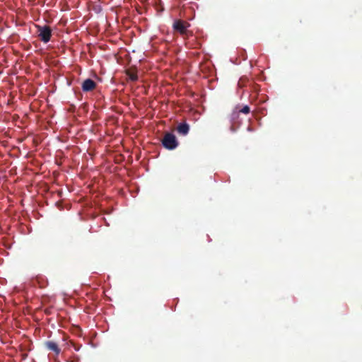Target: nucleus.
Segmentation results:
<instances>
[{
    "label": "nucleus",
    "mask_w": 362,
    "mask_h": 362,
    "mask_svg": "<svg viewBox=\"0 0 362 362\" xmlns=\"http://www.w3.org/2000/svg\"><path fill=\"white\" fill-rule=\"evenodd\" d=\"M163 144L166 148L172 150L177 146L178 142L174 134L167 133L163 137Z\"/></svg>",
    "instance_id": "f257e3e1"
},
{
    "label": "nucleus",
    "mask_w": 362,
    "mask_h": 362,
    "mask_svg": "<svg viewBox=\"0 0 362 362\" xmlns=\"http://www.w3.org/2000/svg\"><path fill=\"white\" fill-rule=\"evenodd\" d=\"M38 33L40 39L44 42H47L51 37V30L47 26L38 27Z\"/></svg>",
    "instance_id": "f03ea898"
},
{
    "label": "nucleus",
    "mask_w": 362,
    "mask_h": 362,
    "mask_svg": "<svg viewBox=\"0 0 362 362\" xmlns=\"http://www.w3.org/2000/svg\"><path fill=\"white\" fill-rule=\"evenodd\" d=\"M188 26L189 23L183 21H178L174 23L175 29L180 31L182 34L186 33Z\"/></svg>",
    "instance_id": "7ed1b4c3"
},
{
    "label": "nucleus",
    "mask_w": 362,
    "mask_h": 362,
    "mask_svg": "<svg viewBox=\"0 0 362 362\" xmlns=\"http://www.w3.org/2000/svg\"><path fill=\"white\" fill-rule=\"evenodd\" d=\"M95 83L91 79H86L84 81L82 85L83 90L90 91L95 88Z\"/></svg>",
    "instance_id": "20e7f679"
},
{
    "label": "nucleus",
    "mask_w": 362,
    "mask_h": 362,
    "mask_svg": "<svg viewBox=\"0 0 362 362\" xmlns=\"http://www.w3.org/2000/svg\"><path fill=\"white\" fill-rule=\"evenodd\" d=\"M45 346L49 350L54 351L57 355H59L61 351L57 344L54 341H48L45 343Z\"/></svg>",
    "instance_id": "39448f33"
},
{
    "label": "nucleus",
    "mask_w": 362,
    "mask_h": 362,
    "mask_svg": "<svg viewBox=\"0 0 362 362\" xmlns=\"http://www.w3.org/2000/svg\"><path fill=\"white\" fill-rule=\"evenodd\" d=\"M189 125L187 124H181L177 127V131L180 134L186 135L189 132Z\"/></svg>",
    "instance_id": "423d86ee"
},
{
    "label": "nucleus",
    "mask_w": 362,
    "mask_h": 362,
    "mask_svg": "<svg viewBox=\"0 0 362 362\" xmlns=\"http://www.w3.org/2000/svg\"><path fill=\"white\" fill-rule=\"evenodd\" d=\"M129 75V78L132 80V81H136L137 79V76L136 74H134V73H129L128 74Z\"/></svg>",
    "instance_id": "0eeeda50"
},
{
    "label": "nucleus",
    "mask_w": 362,
    "mask_h": 362,
    "mask_svg": "<svg viewBox=\"0 0 362 362\" xmlns=\"http://www.w3.org/2000/svg\"><path fill=\"white\" fill-rule=\"evenodd\" d=\"M241 112L247 114L250 112V108L248 106H245L241 110Z\"/></svg>",
    "instance_id": "6e6552de"
}]
</instances>
